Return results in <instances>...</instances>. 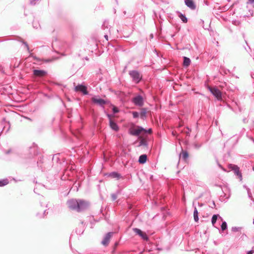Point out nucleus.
I'll use <instances>...</instances> for the list:
<instances>
[{
  "mask_svg": "<svg viewBox=\"0 0 254 254\" xmlns=\"http://www.w3.org/2000/svg\"><path fill=\"white\" fill-rule=\"evenodd\" d=\"M88 206L89 203L87 201L82 199L78 200L77 211L84 210L87 208Z\"/></svg>",
  "mask_w": 254,
  "mask_h": 254,
  "instance_id": "obj_1",
  "label": "nucleus"
},
{
  "mask_svg": "<svg viewBox=\"0 0 254 254\" xmlns=\"http://www.w3.org/2000/svg\"><path fill=\"white\" fill-rule=\"evenodd\" d=\"M208 89L210 92L219 100L222 98V94L219 90L216 88H212L208 87Z\"/></svg>",
  "mask_w": 254,
  "mask_h": 254,
  "instance_id": "obj_2",
  "label": "nucleus"
},
{
  "mask_svg": "<svg viewBox=\"0 0 254 254\" xmlns=\"http://www.w3.org/2000/svg\"><path fill=\"white\" fill-rule=\"evenodd\" d=\"M67 203L69 209L77 211L78 200L72 199L68 200Z\"/></svg>",
  "mask_w": 254,
  "mask_h": 254,
  "instance_id": "obj_3",
  "label": "nucleus"
},
{
  "mask_svg": "<svg viewBox=\"0 0 254 254\" xmlns=\"http://www.w3.org/2000/svg\"><path fill=\"white\" fill-rule=\"evenodd\" d=\"M228 167L229 169L234 171L235 174L239 177L240 181H241L242 180V175L241 172H240L239 168L238 167V166L230 164H229Z\"/></svg>",
  "mask_w": 254,
  "mask_h": 254,
  "instance_id": "obj_4",
  "label": "nucleus"
},
{
  "mask_svg": "<svg viewBox=\"0 0 254 254\" xmlns=\"http://www.w3.org/2000/svg\"><path fill=\"white\" fill-rule=\"evenodd\" d=\"M129 74L132 77L133 80L136 83L139 82L141 79V76L139 72L136 70L130 71L129 72Z\"/></svg>",
  "mask_w": 254,
  "mask_h": 254,
  "instance_id": "obj_5",
  "label": "nucleus"
},
{
  "mask_svg": "<svg viewBox=\"0 0 254 254\" xmlns=\"http://www.w3.org/2000/svg\"><path fill=\"white\" fill-rule=\"evenodd\" d=\"M92 101L93 103H94L96 104H98L101 106H103L107 102L104 99H102L101 98H98V97H95V96L92 98Z\"/></svg>",
  "mask_w": 254,
  "mask_h": 254,
  "instance_id": "obj_6",
  "label": "nucleus"
},
{
  "mask_svg": "<svg viewBox=\"0 0 254 254\" xmlns=\"http://www.w3.org/2000/svg\"><path fill=\"white\" fill-rule=\"evenodd\" d=\"M133 102L136 105L141 106L143 104V100L141 96L138 95L133 99Z\"/></svg>",
  "mask_w": 254,
  "mask_h": 254,
  "instance_id": "obj_7",
  "label": "nucleus"
},
{
  "mask_svg": "<svg viewBox=\"0 0 254 254\" xmlns=\"http://www.w3.org/2000/svg\"><path fill=\"white\" fill-rule=\"evenodd\" d=\"M145 130V129L140 127H137L136 128H134L130 130V133L133 135H138L142 131Z\"/></svg>",
  "mask_w": 254,
  "mask_h": 254,
  "instance_id": "obj_8",
  "label": "nucleus"
},
{
  "mask_svg": "<svg viewBox=\"0 0 254 254\" xmlns=\"http://www.w3.org/2000/svg\"><path fill=\"white\" fill-rule=\"evenodd\" d=\"M75 90L76 91H80L84 95H87L88 94L86 87L82 85H78L76 86L75 87Z\"/></svg>",
  "mask_w": 254,
  "mask_h": 254,
  "instance_id": "obj_9",
  "label": "nucleus"
},
{
  "mask_svg": "<svg viewBox=\"0 0 254 254\" xmlns=\"http://www.w3.org/2000/svg\"><path fill=\"white\" fill-rule=\"evenodd\" d=\"M112 234L113 233L111 232L107 233L102 241V244L105 246H107L110 242V240L112 236Z\"/></svg>",
  "mask_w": 254,
  "mask_h": 254,
  "instance_id": "obj_10",
  "label": "nucleus"
},
{
  "mask_svg": "<svg viewBox=\"0 0 254 254\" xmlns=\"http://www.w3.org/2000/svg\"><path fill=\"white\" fill-rule=\"evenodd\" d=\"M33 74L35 76L38 77H43L46 75L47 72L43 70L34 69Z\"/></svg>",
  "mask_w": 254,
  "mask_h": 254,
  "instance_id": "obj_11",
  "label": "nucleus"
},
{
  "mask_svg": "<svg viewBox=\"0 0 254 254\" xmlns=\"http://www.w3.org/2000/svg\"><path fill=\"white\" fill-rule=\"evenodd\" d=\"M133 231L139 235L143 240H147L148 239V237L145 233L142 232L140 229L138 228H134Z\"/></svg>",
  "mask_w": 254,
  "mask_h": 254,
  "instance_id": "obj_12",
  "label": "nucleus"
},
{
  "mask_svg": "<svg viewBox=\"0 0 254 254\" xmlns=\"http://www.w3.org/2000/svg\"><path fill=\"white\" fill-rule=\"evenodd\" d=\"M185 2L186 5L191 9L193 10L195 8V5L192 0H185Z\"/></svg>",
  "mask_w": 254,
  "mask_h": 254,
  "instance_id": "obj_13",
  "label": "nucleus"
},
{
  "mask_svg": "<svg viewBox=\"0 0 254 254\" xmlns=\"http://www.w3.org/2000/svg\"><path fill=\"white\" fill-rule=\"evenodd\" d=\"M110 126L111 128L115 131H117L119 130L118 126L116 123L112 121V120H110Z\"/></svg>",
  "mask_w": 254,
  "mask_h": 254,
  "instance_id": "obj_14",
  "label": "nucleus"
},
{
  "mask_svg": "<svg viewBox=\"0 0 254 254\" xmlns=\"http://www.w3.org/2000/svg\"><path fill=\"white\" fill-rule=\"evenodd\" d=\"M147 160V156L145 154L141 155L139 156L138 162L141 164H144Z\"/></svg>",
  "mask_w": 254,
  "mask_h": 254,
  "instance_id": "obj_15",
  "label": "nucleus"
},
{
  "mask_svg": "<svg viewBox=\"0 0 254 254\" xmlns=\"http://www.w3.org/2000/svg\"><path fill=\"white\" fill-rule=\"evenodd\" d=\"M190 63V60L189 58L186 57H184V63L183 64L185 66H188Z\"/></svg>",
  "mask_w": 254,
  "mask_h": 254,
  "instance_id": "obj_16",
  "label": "nucleus"
},
{
  "mask_svg": "<svg viewBox=\"0 0 254 254\" xmlns=\"http://www.w3.org/2000/svg\"><path fill=\"white\" fill-rule=\"evenodd\" d=\"M218 217L220 219H221V220H222V218L218 215L214 214L213 215L211 219V222L213 226H214V224L216 223L217 219Z\"/></svg>",
  "mask_w": 254,
  "mask_h": 254,
  "instance_id": "obj_17",
  "label": "nucleus"
},
{
  "mask_svg": "<svg viewBox=\"0 0 254 254\" xmlns=\"http://www.w3.org/2000/svg\"><path fill=\"white\" fill-rule=\"evenodd\" d=\"M193 217L195 222H197L198 221V213L195 207L193 211Z\"/></svg>",
  "mask_w": 254,
  "mask_h": 254,
  "instance_id": "obj_18",
  "label": "nucleus"
},
{
  "mask_svg": "<svg viewBox=\"0 0 254 254\" xmlns=\"http://www.w3.org/2000/svg\"><path fill=\"white\" fill-rule=\"evenodd\" d=\"M179 16L183 22H184V23L187 22L188 19L185 15L183 14L182 13H180Z\"/></svg>",
  "mask_w": 254,
  "mask_h": 254,
  "instance_id": "obj_19",
  "label": "nucleus"
},
{
  "mask_svg": "<svg viewBox=\"0 0 254 254\" xmlns=\"http://www.w3.org/2000/svg\"><path fill=\"white\" fill-rule=\"evenodd\" d=\"M8 181L6 179L0 180V187L4 186L6 185L7 184H8Z\"/></svg>",
  "mask_w": 254,
  "mask_h": 254,
  "instance_id": "obj_20",
  "label": "nucleus"
},
{
  "mask_svg": "<svg viewBox=\"0 0 254 254\" xmlns=\"http://www.w3.org/2000/svg\"><path fill=\"white\" fill-rule=\"evenodd\" d=\"M109 176L113 178H119L120 177V175L117 173H116V172H113L112 173H111Z\"/></svg>",
  "mask_w": 254,
  "mask_h": 254,
  "instance_id": "obj_21",
  "label": "nucleus"
},
{
  "mask_svg": "<svg viewBox=\"0 0 254 254\" xmlns=\"http://www.w3.org/2000/svg\"><path fill=\"white\" fill-rule=\"evenodd\" d=\"M189 156V154L187 151H183L182 153V157L184 159L186 160Z\"/></svg>",
  "mask_w": 254,
  "mask_h": 254,
  "instance_id": "obj_22",
  "label": "nucleus"
},
{
  "mask_svg": "<svg viewBox=\"0 0 254 254\" xmlns=\"http://www.w3.org/2000/svg\"><path fill=\"white\" fill-rule=\"evenodd\" d=\"M221 229L224 231L226 230L227 228V225L225 221L223 222L221 226Z\"/></svg>",
  "mask_w": 254,
  "mask_h": 254,
  "instance_id": "obj_23",
  "label": "nucleus"
},
{
  "mask_svg": "<svg viewBox=\"0 0 254 254\" xmlns=\"http://www.w3.org/2000/svg\"><path fill=\"white\" fill-rule=\"evenodd\" d=\"M244 187L247 190L248 196L250 198L252 197V194L251 193V191L249 188H248L247 186H244Z\"/></svg>",
  "mask_w": 254,
  "mask_h": 254,
  "instance_id": "obj_24",
  "label": "nucleus"
},
{
  "mask_svg": "<svg viewBox=\"0 0 254 254\" xmlns=\"http://www.w3.org/2000/svg\"><path fill=\"white\" fill-rule=\"evenodd\" d=\"M147 145L146 144V142L145 140L144 139H142L139 142V146H141V145H145L146 146Z\"/></svg>",
  "mask_w": 254,
  "mask_h": 254,
  "instance_id": "obj_25",
  "label": "nucleus"
},
{
  "mask_svg": "<svg viewBox=\"0 0 254 254\" xmlns=\"http://www.w3.org/2000/svg\"><path fill=\"white\" fill-rule=\"evenodd\" d=\"M132 115L134 118H136L139 116V114L136 112H133L132 113Z\"/></svg>",
  "mask_w": 254,
  "mask_h": 254,
  "instance_id": "obj_26",
  "label": "nucleus"
},
{
  "mask_svg": "<svg viewBox=\"0 0 254 254\" xmlns=\"http://www.w3.org/2000/svg\"><path fill=\"white\" fill-rule=\"evenodd\" d=\"M113 111L114 113H117L119 112V110L117 108L114 106L113 108Z\"/></svg>",
  "mask_w": 254,
  "mask_h": 254,
  "instance_id": "obj_27",
  "label": "nucleus"
},
{
  "mask_svg": "<svg viewBox=\"0 0 254 254\" xmlns=\"http://www.w3.org/2000/svg\"><path fill=\"white\" fill-rule=\"evenodd\" d=\"M112 197L113 200H115L117 199V196L116 194H112Z\"/></svg>",
  "mask_w": 254,
  "mask_h": 254,
  "instance_id": "obj_28",
  "label": "nucleus"
},
{
  "mask_svg": "<svg viewBox=\"0 0 254 254\" xmlns=\"http://www.w3.org/2000/svg\"><path fill=\"white\" fill-rule=\"evenodd\" d=\"M253 253H254V251L250 250L247 252V254H253Z\"/></svg>",
  "mask_w": 254,
  "mask_h": 254,
  "instance_id": "obj_29",
  "label": "nucleus"
},
{
  "mask_svg": "<svg viewBox=\"0 0 254 254\" xmlns=\"http://www.w3.org/2000/svg\"><path fill=\"white\" fill-rule=\"evenodd\" d=\"M144 131H145L146 132L151 133V129L149 128L148 130H145H145H144Z\"/></svg>",
  "mask_w": 254,
  "mask_h": 254,
  "instance_id": "obj_30",
  "label": "nucleus"
},
{
  "mask_svg": "<svg viewBox=\"0 0 254 254\" xmlns=\"http://www.w3.org/2000/svg\"><path fill=\"white\" fill-rule=\"evenodd\" d=\"M232 229L233 231H237L238 230V228L237 227H233Z\"/></svg>",
  "mask_w": 254,
  "mask_h": 254,
  "instance_id": "obj_31",
  "label": "nucleus"
},
{
  "mask_svg": "<svg viewBox=\"0 0 254 254\" xmlns=\"http://www.w3.org/2000/svg\"><path fill=\"white\" fill-rule=\"evenodd\" d=\"M248 3H253L254 2V0H248Z\"/></svg>",
  "mask_w": 254,
  "mask_h": 254,
  "instance_id": "obj_32",
  "label": "nucleus"
},
{
  "mask_svg": "<svg viewBox=\"0 0 254 254\" xmlns=\"http://www.w3.org/2000/svg\"><path fill=\"white\" fill-rule=\"evenodd\" d=\"M108 117L109 118L110 120H111V115L108 114Z\"/></svg>",
  "mask_w": 254,
  "mask_h": 254,
  "instance_id": "obj_33",
  "label": "nucleus"
},
{
  "mask_svg": "<svg viewBox=\"0 0 254 254\" xmlns=\"http://www.w3.org/2000/svg\"><path fill=\"white\" fill-rule=\"evenodd\" d=\"M104 37H105V38L106 39V40H108V36H107V35H105L104 36Z\"/></svg>",
  "mask_w": 254,
  "mask_h": 254,
  "instance_id": "obj_34",
  "label": "nucleus"
},
{
  "mask_svg": "<svg viewBox=\"0 0 254 254\" xmlns=\"http://www.w3.org/2000/svg\"><path fill=\"white\" fill-rule=\"evenodd\" d=\"M251 139L254 142V139L253 138H251Z\"/></svg>",
  "mask_w": 254,
  "mask_h": 254,
  "instance_id": "obj_35",
  "label": "nucleus"
},
{
  "mask_svg": "<svg viewBox=\"0 0 254 254\" xmlns=\"http://www.w3.org/2000/svg\"><path fill=\"white\" fill-rule=\"evenodd\" d=\"M25 45H26V47L27 48V49H28V47L27 44H26V43H25Z\"/></svg>",
  "mask_w": 254,
  "mask_h": 254,
  "instance_id": "obj_36",
  "label": "nucleus"
},
{
  "mask_svg": "<svg viewBox=\"0 0 254 254\" xmlns=\"http://www.w3.org/2000/svg\"><path fill=\"white\" fill-rule=\"evenodd\" d=\"M253 223H254V221H253Z\"/></svg>",
  "mask_w": 254,
  "mask_h": 254,
  "instance_id": "obj_37",
  "label": "nucleus"
}]
</instances>
